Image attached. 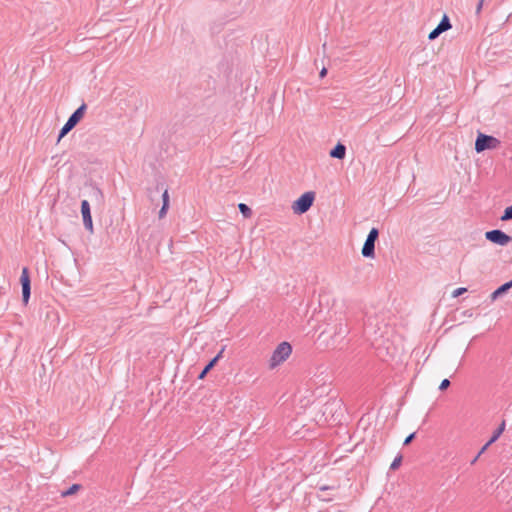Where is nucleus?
<instances>
[{"mask_svg":"<svg viewBox=\"0 0 512 512\" xmlns=\"http://www.w3.org/2000/svg\"><path fill=\"white\" fill-rule=\"evenodd\" d=\"M86 111V105L82 104L68 119L62 127L58 141H60L66 134H68L83 118Z\"/></svg>","mask_w":512,"mask_h":512,"instance_id":"obj_2","label":"nucleus"},{"mask_svg":"<svg viewBox=\"0 0 512 512\" xmlns=\"http://www.w3.org/2000/svg\"><path fill=\"white\" fill-rule=\"evenodd\" d=\"M168 209H169V206L162 205V207H161V209L159 211V214H158L160 219H162V218H164L166 216Z\"/></svg>","mask_w":512,"mask_h":512,"instance_id":"obj_19","label":"nucleus"},{"mask_svg":"<svg viewBox=\"0 0 512 512\" xmlns=\"http://www.w3.org/2000/svg\"><path fill=\"white\" fill-rule=\"evenodd\" d=\"M485 0H480V2L478 3L477 7H476V13L479 14L482 10V7H483V3H484Z\"/></svg>","mask_w":512,"mask_h":512,"instance_id":"obj_24","label":"nucleus"},{"mask_svg":"<svg viewBox=\"0 0 512 512\" xmlns=\"http://www.w3.org/2000/svg\"><path fill=\"white\" fill-rule=\"evenodd\" d=\"M504 430H505V421H503L500 424V426L494 431L492 437L490 438V443H494L495 441H497V439L504 432Z\"/></svg>","mask_w":512,"mask_h":512,"instance_id":"obj_13","label":"nucleus"},{"mask_svg":"<svg viewBox=\"0 0 512 512\" xmlns=\"http://www.w3.org/2000/svg\"><path fill=\"white\" fill-rule=\"evenodd\" d=\"M291 352L292 347L288 342L280 343L269 360V368L274 369L279 366L291 355Z\"/></svg>","mask_w":512,"mask_h":512,"instance_id":"obj_1","label":"nucleus"},{"mask_svg":"<svg viewBox=\"0 0 512 512\" xmlns=\"http://www.w3.org/2000/svg\"><path fill=\"white\" fill-rule=\"evenodd\" d=\"M466 291H467L466 288H458V289L454 290L452 295H453V297H458V296L462 295Z\"/></svg>","mask_w":512,"mask_h":512,"instance_id":"obj_22","label":"nucleus"},{"mask_svg":"<svg viewBox=\"0 0 512 512\" xmlns=\"http://www.w3.org/2000/svg\"><path fill=\"white\" fill-rule=\"evenodd\" d=\"M451 28V23L447 15H444L441 22L438 26L432 30L428 36L430 40L436 39L441 33L449 30Z\"/></svg>","mask_w":512,"mask_h":512,"instance_id":"obj_9","label":"nucleus"},{"mask_svg":"<svg viewBox=\"0 0 512 512\" xmlns=\"http://www.w3.org/2000/svg\"><path fill=\"white\" fill-rule=\"evenodd\" d=\"M330 156L333 157V158H337V159H343L346 155V147L341 144V143H338L331 151H330Z\"/></svg>","mask_w":512,"mask_h":512,"instance_id":"obj_10","label":"nucleus"},{"mask_svg":"<svg viewBox=\"0 0 512 512\" xmlns=\"http://www.w3.org/2000/svg\"><path fill=\"white\" fill-rule=\"evenodd\" d=\"M81 214L83 218L84 227L90 232H94L93 221L91 217L90 204L87 200L81 202Z\"/></svg>","mask_w":512,"mask_h":512,"instance_id":"obj_8","label":"nucleus"},{"mask_svg":"<svg viewBox=\"0 0 512 512\" xmlns=\"http://www.w3.org/2000/svg\"><path fill=\"white\" fill-rule=\"evenodd\" d=\"M512 287L509 285V283H505L503 285H501L498 289H496L492 294H491V299L494 301L496 300L498 297H500L501 295L505 294L508 292L509 289H511Z\"/></svg>","mask_w":512,"mask_h":512,"instance_id":"obj_11","label":"nucleus"},{"mask_svg":"<svg viewBox=\"0 0 512 512\" xmlns=\"http://www.w3.org/2000/svg\"><path fill=\"white\" fill-rule=\"evenodd\" d=\"M326 74H327V70H326V68H323V69L320 71V77H321V78H323V77H325V76H326Z\"/></svg>","mask_w":512,"mask_h":512,"instance_id":"obj_25","label":"nucleus"},{"mask_svg":"<svg viewBox=\"0 0 512 512\" xmlns=\"http://www.w3.org/2000/svg\"><path fill=\"white\" fill-rule=\"evenodd\" d=\"M415 437V433H412L410 434L405 440H404V445H408L412 442V440L414 439Z\"/></svg>","mask_w":512,"mask_h":512,"instance_id":"obj_23","label":"nucleus"},{"mask_svg":"<svg viewBox=\"0 0 512 512\" xmlns=\"http://www.w3.org/2000/svg\"><path fill=\"white\" fill-rule=\"evenodd\" d=\"M402 462V456H397L394 461L391 463L390 469L391 470H397Z\"/></svg>","mask_w":512,"mask_h":512,"instance_id":"obj_17","label":"nucleus"},{"mask_svg":"<svg viewBox=\"0 0 512 512\" xmlns=\"http://www.w3.org/2000/svg\"><path fill=\"white\" fill-rule=\"evenodd\" d=\"M315 199L314 192H306L302 194L296 201L292 204V210L295 214H303L307 212L312 206Z\"/></svg>","mask_w":512,"mask_h":512,"instance_id":"obj_3","label":"nucleus"},{"mask_svg":"<svg viewBox=\"0 0 512 512\" xmlns=\"http://www.w3.org/2000/svg\"><path fill=\"white\" fill-rule=\"evenodd\" d=\"M485 237L490 242L500 246H506L511 241V237L501 230L487 231Z\"/></svg>","mask_w":512,"mask_h":512,"instance_id":"obj_6","label":"nucleus"},{"mask_svg":"<svg viewBox=\"0 0 512 512\" xmlns=\"http://www.w3.org/2000/svg\"><path fill=\"white\" fill-rule=\"evenodd\" d=\"M223 352H224V348H222V349H221V351H220V352H218V354H217V355H220V358H221V357H222V355H223Z\"/></svg>","mask_w":512,"mask_h":512,"instance_id":"obj_26","label":"nucleus"},{"mask_svg":"<svg viewBox=\"0 0 512 512\" xmlns=\"http://www.w3.org/2000/svg\"><path fill=\"white\" fill-rule=\"evenodd\" d=\"M238 207L245 218H249L252 215L251 209L246 204L240 203Z\"/></svg>","mask_w":512,"mask_h":512,"instance_id":"obj_14","label":"nucleus"},{"mask_svg":"<svg viewBox=\"0 0 512 512\" xmlns=\"http://www.w3.org/2000/svg\"><path fill=\"white\" fill-rule=\"evenodd\" d=\"M220 359V355H217L216 357H214L207 365L206 367L203 369V371L200 373L199 375V379H204L205 376L207 375V373L217 364V362L219 361Z\"/></svg>","mask_w":512,"mask_h":512,"instance_id":"obj_12","label":"nucleus"},{"mask_svg":"<svg viewBox=\"0 0 512 512\" xmlns=\"http://www.w3.org/2000/svg\"><path fill=\"white\" fill-rule=\"evenodd\" d=\"M379 231L377 228H372L367 236V239L362 247V255L364 257L373 258L375 255V242L378 239Z\"/></svg>","mask_w":512,"mask_h":512,"instance_id":"obj_5","label":"nucleus"},{"mask_svg":"<svg viewBox=\"0 0 512 512\" xmlns=\"http://www.w3.org/2000/svg\"><path fill=\"white\" fill-rule=\"evenodd\" d=\"M449 386H450V381H449L448 379H444V380L441 382V384H440V386H439V389H440L441 391H444V390H446Z\"/></svg>","mask_w":512,"mask_h":512,"instance_id":"obj_20","label":"nucleus"},{"mask_svg":"<svg viewBox=\"0 0 512 512\" xmlns=\"http://www.w3.org/2000/svg\"><path fill=\"white\" fill-rule=\"evenodd\" d=\"M80 489L79 484H73L68 490L62 492V496H71L75 494Z\"/></svg>","mask_w":512,"mask_h":512,"instance_id":"obj_15","label":"nucleus"},{"mask_svg":"<svg viewBox=\"0 0 512 512\" xmlns=\"http://www.w3.org/2000/svg\"><path fill=\"white\" fill-rule=\"evenodd\" d=\"M499 145L500 141L497 138L479 133L475 141V150L481 153L487 149H496Z\"/></svg>","mask_w":512,"mask_h":512,"instance_id":"obj_4","label":"nucleus"},{"mask_svg":"<svg viewBox=\"0 0 512 512\" xmlns=\"http://www.w3.org/2000/svg\"><path fill=\"white\" fill-rule=\"evenodd\" d=\"M508 283H509V285L512 287V280H511V281H509Z\"/></svg>","mask_w":512,"mask_h":512,"instance_id":"obj_27","label":"nucleus"},{"mask_svg":"<svg viewBox=\"0 0 512 512\" xmlns=\"http://www.w3.org/2000/svg\"><path fill=\"white\" fill-rule=\"evenodd\" d=\"M20 283L22 285L23 302H24V304H27L29 301V298H30L31 282H30L28 268H26V267H24L22 269Z\"/></svg>","mask_w":512,"mask_h":512,"instance_id":"obj_7","label":"nucleus"},{"mask_svg":"<svg viewBox=\"0 0 512 512\" xmlns=\"http://www.w3.org/2000/svg\"><path fill=\"white\" fill-rule=\"evenodd\" d=\"M512 219V205L507 207L505 210H504V213L503 215L501 216V220L502 221H508Z\"/></svg>","mask_w":512,"mask_h":512,"instance_id":"obj_16","label":"nucleus"},{"mask_svg":"<svg viewBox=\"0 0 512 512\" xmlns=\"http://www.w3.org/2000/svg\"><path fill=\"white\" fill-rule=\"evenodd\" d=\"M492 443H490V440L481 448L480 452L478 453V455L475 457V459L472 461V464L475 463L477 461V459L479 458V456L481 454H483L487 449L488 447L491 445Z\"/></svg>","mask_w":512,"mask_h":512,"instance_id":"obj_18","label":"nucleus"},{"mask_svg":"<svg viewBox=\"0 0 512 512\" xmlns=\"http://www.w3.org/2000/svg\"><path fill=\"white\" fill-rule=\"evenodd\" d=\"M162 200H163V205L169 206V194H168L167 190L164 191V193L162 195Z\"/></svg>","mask_w":512,"mask_h":512,"instance_id":"obj_21","label":"nucleus"}]
</instances>
